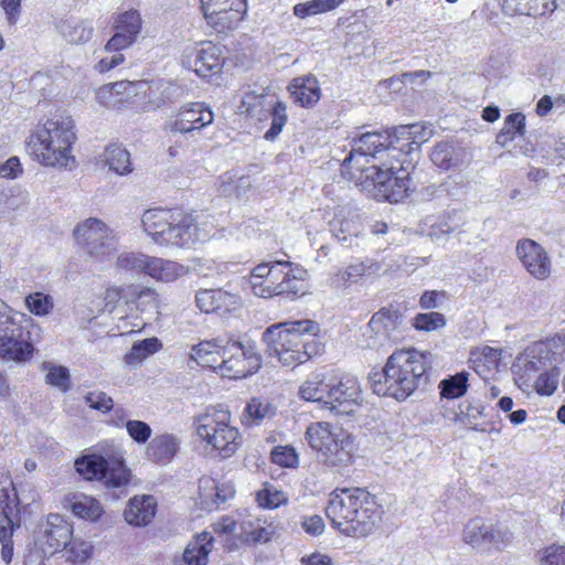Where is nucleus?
<instances>
[{"instance_id": "obj_34", "label": "nucleus", "mask_w": 565, "mask_h": 565, "mask_svg": "<svg viewBox=\"0 0 565 565\" xmlns=\"http://www.w3.org/2000/svg\"><path fill=\"white\" fill-rule=\"evenodd\" d=\"M275 102L274 96L268 94L247 92L241 99L238 110L241 114L262 120L267 116V111Z\"/></svg>"}, {"instance_id": "obj_13", "label": "nucleus", "mask_w": 565, "mask_h": 565, "mask_svg": "<svg viewBox=\"0 0 565 565\" xmlns=\"http://www.w3.org/2000/svg\"><path fill=\"white\" fill-rule=\"evenodd\" d=\"M307 270L291 262H277L274 271L264 278L266 298L273 296L300 297L307 292Z\"/></svg>"}, {"instance_id": "obj_6", "label": "nucleus", "mask_w": 565, "mask_h": 565, "mask_svg": "<svg viewBox=\"0 0 565 565\" xmlns=\"http://www.w3.org/2000/svg\"><path fill=\"white\" fill-rule=\"evenodd\" d=\"M74 128L71 116L54 114L28 137V153L44 167L72 169L75 164L72 153V146L76 140Z\"/></svg>"}, {"instance_id": "obj_31", "label": "nucleus", "mask_w": 565, "mask_h": 565, "mask_svg": "<svg viewBox=\"0 0 565 565\" xmlns=\"http://www.w3.org/2000/svg\"><path fill=\"white\" fill-rule=\"evenodd\" d=\"M226 341L220 338L201 341L196 345H192L190 358L203 367L217 369Z\"/></svg>"}, {"instance_id": "obj_42", "label": "nucleus", "mask_w": 565, "mask_h": 565, "mask_svg": "<svg viewBox=\"0 0 565 565\" xmlns=\"http://www.w3.org/2000/svg\"><path fill=\"white\" fill-rule=\"evenodd\" d=\"M469 375V372L461 371L441 380L439 383L440 396L448 399L463 396L468 390Z\"/></svg>"}, {"instance_id": "obj_7", "label": "nucleus", "mask_w": 565, "mask_h": 565, "mask_svg": "<svg viewBox=\"0 0 565 565\" xmlns=\"http://www.w3.org/2000/svg\"><path fill=\"white\" fill-rule=\"evenodd\" d=\"M143 231L158 245L191 247L202 241L192 214L180 209H150L141 217Z\"/></svg>"}, {"instance_id": "obj_5", "label": "nucleus", "mask_w": 565, "mask_h": 565, "mask_svg": "<svg viewBox=\"0 0 565 565\" xmlns=\"http://www.w3.org/2000/svg\"><path fill=\"white\" fill-rule=\"evenodd\" d=\"M427 355L430 353L414 349L394 351L382 371L370 374L369 380L373 392L379 396L405 401L417 390L426 374Z\"/></svg>"}, {"instance_id": "obj_64", "label": "nucleus", "mask_w": 565, "mask_h": 565, "mask_svg": "<svg viewBox=\"0 0 565 565\" xmlns=\"http://www.w3.org/2000/svg\"><path fill=\"white\" fill-rule=\"evenodd\" d=\"M546 348V355L550 353L558 355L562 360L565 359V334H556L550 338L546 342H541Z\"/></svg>"}, {"instance_id": "obj_35", "label": "nucleus", "mask_w": 565, "mask_h": 565, "mask_svg": "<svg viewBox=\"0 0 565 565\" xmlns=\"http://www.w3.org/2000/svg\"><path fill=\"white\" fill-rule=\"evenodd\" d=\"M185 273V268L169 259L150 256L146 275L159 281H173Z\"/></svg>"}, {"instance_id": "obj_1", "label": "nucleus", "mask_w": 565, "mask_h": 565, "mask_svg": "<svg viewBox=\"0 0 565 565\" xmlns=\"http://www.w3.org/2000/svg\"><path fill=\"white\" fill-rule=\"evenodd\" d=\"M380 132H365L353 140L341 173L355 182L372 181L376 195L391 203L409 196L414 190L411 160L402 159L403 149L387 142Z\"/></svg>"}, {"instance_id": "obj_36", "label": "nucleus", "mask_w": 565, "mask_h": 565, "mask_svg": "<svg viewBox=\"0 0 565 565\" xmlns=\"http://www.w3.org/2000/svg\"><path fill=\"white\" fill-rule=\"evenodd\" d=\"M134 43V38H109L105 45V52L111 54L110 56H104L96 65V68L100 72H107L116 67L124 62L125 56L120 51L130 47Z\"/></svg>"}, {"instance_id": "obj_26", "label": "nucleus", "mask_w": 565, "mask_h": 565, "mask_svg": "<svg viewBox=\"0 0 565 565\" xmlns=\"http://www.w3.org/2000/svg\"><path fill=\"white\" fill-rule=\"evenodd\" d=\"M32 319L25 313L14 311L0 299V340L19 337L29 332Z\"/></svg>"}, {"instance_id": "obj_37", "label": "nucleus", "mask_w": 565, "mask_h": 565, "mask_svg": "<svg viewBox=\"0 0 565 565\" xmlns=\"http://www.w3.org/2000/svg\"><path fill=\"white\" fill-rule=\"evenodd\" d=\"M430 159L438 168L449 170L460 166L463 161V156L461 150L457 149L452 143L441 141L434 147Z\"/></svg>"}, {"instance_id": "obj_24", "label": "nucleus", "mask_w": 565, "mask_h": 565, "mask_svg": "<svg viewBox=\"0 0 565 565\" xmlns=\"http://www.w3.org/2000/svg\"><path fill=\"white\" fill-rule=\"evenodd\" d=\"M223 61V50L212 41H204L194 58V72L201 77L211 76L221 71Z\"/></svg>"}, {"instance_id": "obj_58", "label": "nucleus", "mask_w": 565, "mask_h": 565, "mask_svg": "<svg viewBox=\"0 0 565 565\" xmlns=\"http://www.w3.org/2000/svg\"><path fill=\"white\" fill-rule=\"evenodd\" d=\"M270 456L274 463L282 467H296L298 465V455L294 448L288 446L275 447Z\"/></svg>"}, {"instance_id": "obj_49", "label": "nucleus", "mask_w": 565, "mask_h": 565, "mask_svg": "<svg viewBox=\"0 0 565 565\" xmlns=\"http://www.w3.org/2000/svg\"><path fill=\"white\" fill-rule=\"evenodd\" d=\"M149 259L150 256L148 255L135 252H126L118 256L116 266L120 269L146 274Z\"/></svg>"}, {"instance_id": "obj_28", "label": "nucleus", "mask_w": 565, "mask_h": 565, "mask_svg": "<svg viewBox=\"0 0 565 565\" xmlns=\"http://www.w3.org/2000/svg\"><path fill=\"white\" fill-rule=\"evenodd\" d=\"M333 236L342 243L352 244L363 231L360 216L341 210L329 223Z\"/></svg>"}, {"instance_id": "obj_32", "label": "nucleus", "mask_w": 565, "mask_h": 565, "mask_svg": "<svg viewBox=\"0 0 565 565\" xmlns=\"http://www.w3.org/2000/svg\"><path fill=\"white\" fill-rule=\"evenodd\" d=\"M213 541L209 532L198 534L188 543L179 565H207Z\"/></svg>"}, {"instance_id": "obj_60", "label": "nucleus", "mask_w": 565, "mask_h": 565, "mask_svg": "<svg viewBox=\"0 0 565 565\" xmlns=\"http://www.w3.org/2000/svg\"><path fill=\"white\" fill-rule=\"evenodd\" d=\"M126 428L129 436L139 444L146 443L151 436L150 426L142 420H127Z\"/></svg>"}, {"instance_id": "obj_18", "label": "nucleus", "mask_w": 565, "mask_h": 565, "mask_svg": "<svg viewBox=\"0 0 565 565\" xmlns=\"http://www.w3.org/2000/svg\"><path fill=\"white\" fill-rule=\"evenodd\" d=\"M213 111L202 103H189L169 118L166 129L169 132L191 134L213 122Z\"/></svg>"}, {"instance_id": "obj_17", "label": "nucleus", "mask_w": 565, "mask_h": 565, "mask_svg": "<svg viewBox=\"0 0 565 565\" xmlns=\"http://www.w3.org/2000/svg\"><path fill=\"white\" fill-rule=\"evenodd\" d=\"M362 401L360 384L354 376H343L334 385H328L324 408L337 415H348Z\"/></svg>"}, {"instance_id": "obj_62", "label": "nucleus", "mask_w": 565, "mask_h": 565, "mask_svg": "<svg viewBox=\"0 0 565 565\" xmlns=\"http://www.w3.org/2000/svg\"><path fill=\"white\" fill-rule=\"evenodd\" d=\"M541 565H565V546H550L544 551Z\"/></svg>"}, {"instance_id": "obj_9", "label": "nucleus", "mask_w": 565, "mask_h": 565, "mask_svg": "<svg viewBox=\"0 0 565 565\" xmlns=\"http://www.w3.org/2000/svg\"><path fill=\"white\" fill-rule=\"evenodd\" d=\"M306 439L327 466H344L351 460L353 445L350 436L339 428H332L329 423L310 424L306 430Z\"/></svg>"}, {"instance_id": "obj_12", "label": "nucleus", "mask_w": 565, "mask_h": 565, "mask_svg": "<svg viewBox=\"0 0 565 565\" xmlns=\"http://www.w3.org/2000/svg\"><path fill=\"white\" fill-rule=\"evenodd\" d=\"M404 316L393 307L375 312L369 321L363 338L369 348L381 349L403 339Z\"/></svg>"}, {"instance_id": "obj_59", "label": "nucleus", "mask_w": 565, "mask_h": 565, "mask_svg": "<svg viewBox=\"0 0 565 565\" xmlns=\"http://www.w3.org/2000/svg\"><path fill=\"white\" fill-rule=\"evenodd\" d=\"M46 383L65 392L70 386L68 370L64 366H51L46 374Z\"/></svg>"}, {"instance_id": "obj_20", "label": "nucleus", "mask_w": 565, "mask_h": 565, "mask_svg": "<svg viewBox=\"0 0 565 565\" xmlns=\"http://www.w3.org/2000/svg\"><path fill=\"white\" fill-rule=\"evenodd\" d=\"M550 358L546 355V348L535 343L519 354L512 364V372L519 386H527L537 373L544 371L548 365Z\"/></svg>"}, {"instance_id": "obj_63", "label": "nucleus", "mask_w": 565, "mask_h": 565, "mask_svg": "<svg viewBox=\"0 0 565 565\" xmlns=\"http://www.w3.org/2000/svg\"><path fill=\"white\" fill-rule=\"evenodd\" d=\"M412 146L415 145L418 149L423 143L427 142L434 135V129L430 124H414Z\"/></svg>"}, {"instance_id": "obj_11", "label": "nucleus", "mask_w": 565, "mask_h": 565, "mask_svg": "<svg viewBox=\"0 0 565 565\" xmlns=\"http://www.w3.org/2000/svg\"><path fill=\"white\" fill-rule=\"evenodd\" d=\"M73 235L90 257L102 259L116 250L115 232L99 218L89 217L78 223Z\"/></svg>"}, {"instance_id": "obj_22", "label": "nucleus", "mask_w": 565, "mask_h": 565, "mask_svg": "<svg viewBox=\"0 0 565 565\" xmlns=\"http://www.w3.org/2000/svg\"><path fill=\"white\" fill-rule=\"evenodd\" d=\"M198 308L205 313L226 315L241 308L242 301L237 294L223 289L200 290L195 297Z\"/></svg>"}, {"instance_id": "obj_44", "label": "nucleus", "mask_w": 565, "mask_h": 565, "mask_svg": "<svg viewBox=\"0 0 565 565\" xmlns=\"http://www.w3.org/2000/svg\"><path fill=\"white\" fill-rule=\"evenodd\" d=\"M160 348L161 343L157 338H147L138 341L134 343L130 351L125 355V363L130 366H136L150 354L159 351Z\"/></svg>"}, {"instance_id": "obj_51", "label": "nucleus", "mask_w": 565, "mask_h": 565, "mask_svg": "<svg viewBox=\"0 0 565 565\" xmlns=\"http://www.w3.org/2000/svg\"><path fill=\"white\" fill-rule=\"evenodd\" d=\"M24 301L30 312L40 317L50 315L54 308L53 298L41 291L28 295Z\"/></svg>"}, {"instance_id": "obj_61", "label": "nucleus", "mask_w": 565, "mask_h": 565, "mask_svg": "<svg viewBox=\"0 0 565 565\" xmlns=\"http://www.w3.org/2000/svg\"><path fill=\"white\" fill-rule=\"evenodd\" d=\"M276 533V527L273 524H260L257 525L247 533V539L254 543H267Z\"/></svg>"}, {"instance_id": "obj_15", "label": "nucleus", "mask_w": 565, "mask_h": 565, "mask_svg": "<svg viewBox=\"0 0 565 565\" xmlns=\"http://www.w3.org/2000/svg\"><path fill=\"white\" fill-rule=\"evenodd\" d=\"M204 18L217 33L233 31L246 12V0H201Z\"/></svg>"}, {"instance_id": "obj_45", "label": "nucleus", "mask_w": 565, "mask_h": 565, "mask_svg": "<svg viewBox=\"0 0 565 565\" xmlns=\"http://www.w3.org/2000/svg\"><path fill=\"white\" fill-rule=\"evenodd\" d=\"M114 35H139L142 28L141 15L137 10L119 13L114 20Z\"/></svg>"}, {"instance_id": "obj_50", "label": "nucleus", "mask_w": 565, "mask_h": 565, "mask_svg": "<svg viewBox=\"0 0 565 565\" xmlns=\"http://www.w3.org/2000/svg\"><path fill=\"white\" fill-rule=\"evenodd\" d=\"M286 109L287 108L284 103L276 100L267 111V114L271 115V125L270 128L265 132V139L273 141L281 132L288 119Z\"/></svg>"}, {"instance_id": "obj_25", "label": "nucleus", "mask_w": 565, "mask_h": 565, "mask_svg": "<svg viewBox=\"0 0 565 565\" xmlns=\"http://www.w3.org/2000/svg\"><path fill=\"white\" fill-rule=\"evenodd\" d=\"M381 265L377 262L365 259L359 263L350 264L339 269L331 278V285L334 288H349L359 282L365 275L379 273Z\"/></svg>"}, {"instance_id": "obj_57", "label": "nucleus", "mask_w": 565, "mask_h": 565, "mask_svg": "<svg viewBox=\"0 0 565 565\" xmlns=\"http://www.w3.org/2000/svg\"><path fill=\"white\" fill-rule=\"evenodd\" d=\"M67 559L72 563H84L89 558L93 546L89 542L74 540L67 545Z\"/></svg>"}, {"instance_id": "obj_54", "label": "nucleus", "mask_w": 565, "mask_h": 565, "mask_svg": "<svg viewBox=\"0 0 565 565\" xmlns=\"http://www.w3.org/2000/svg\"><path fill=\"white\" fill-rule=\"evenodd\" d=\"M559 372L552 369L548 372H542L534 379V387L541 395H552L558 385Z\"/></svg>"}, {"instance_id": "obj_29", "label": "nucleus", "mask_w": 565, "mask_h": 565, "mask_svg": "<svg viewBox=\"0 0 565 565\" xmlns=\"http://www.w3.org/2000/svg\"><path fill=\"white\" fill-rule=\"evenodd\" d=\"M157 501L152 495L134 497L124 512L129 524L143 526L156 515Z\"/></svg>"}, {"instance_id": "obj_21", "label": "nucleus", "mask_w": 565, "mask_h": 565, "mask_svg": "<svg viewBox=\"0 0 565 565\" xmlns=\"http://www.w3.org/2000/svg\"><path fill=\"white\" fill-rule=\"evenodd\" d=\"M73 534L72 525L60 514H50L41 526L40 543L44 554L53 555L67 547Z\"/></svg>"}, {"instance_id": "obj_41", "label": "nucleus", "mask_w": 565, "mask_h": 565, "mask_svg": "<svg viewBox=\"0 0 565 565\" xmlns=\"http://www.w3.org/2000/svg\"><path fill=\"white\" fill-rule=\"evenodd\" d=\"M276 415V407L260 398H252L244 412V420L247 425H260L265 419Z\"/></svg>"}, {"instance_id": "obj_33", "label": "nucleus", "mask_w": 565, "mask_h": 565, "mask_svg": "<svg viewBox=\"0 0 565 565\" xmlns=\"http://www.w3.org/2000/svg\"><path fill=\"white\" fill-rule=\"evenodd\" d=\"M288 89L295 102L302 107L315 105L321 97L318 81L311 75L295 78Z\"/></svg>"}, {"instance_id": "obj_16", "label": "nucleus", "mask_w": 565, "mask_h": 565, "mask_svg": "<svg viewBox=\"0 0 565 565\" xmlns=\"http://www.w3.org/2000/svg\"><path fill=\"white\" fill-rule=\"evenodd\" d=\"M12 497L15 499L17 494L11 477L6 470L0 469V544L1 558L7 564L11 562L13 556V533L15 527L20 526L13 522L7 511Z\"/></svg>"}, {"instance_id": "obj_53", "label": "nucleus", "mask_w": 565, "mask_h": 565, "mask_svg": "<svg viewBox=\"0 0 565 565\" xmlns=\"http://www.w3.org/2000/svg\"><path fill=\"white\" fill-rule=\"evenodd\" d=\"M413 326L422 331H436L446 326V318L443 313L430 311L428 313H418L414 318Z\"/></svg>"}, {"instance_id": "obj_52", "label": "nucleus", "mask_w": 565, "mask_h": 565, "mask_svg": "<svg viewBox=\"0 0 565 565\" xmlns=\"http://www.w3.org/2000/svg\"><path fill=\"white\" fill-rule=\"evenodd\" d=\"M414 124L412 125H402L394 129V135H383L385 137H388L390 139L387 142L392 143L396 148L403 149V156L402 159L408 160V153L413 150L412 147V137H413V130Z\"/></svg>"}, {"instance_id": "obj_38", "label": "nucleus", "mask_w": 565, "mask_h": 565, "mask_svg": "<svg viewBox=\"0 0 565 565\" xmlns=\"http://www.w3.org/2000/svg\"><path fill=\"white\" fill-rule=\"evenodd\" d=\"M66 503L71 511L81 519L97 520L103 512L102 505L96 499L83 493L73 494L66 499Z\"/></svg>"}, {"instance_id": "obj_19", "label": "nucleus", "mask_w": 565, "mask_h": 565, "mask_svg": "<svg viewBox=\"0 0 565 565\" xmlns=\"http://www.w3.org/2000/svg\"><path fill=\"white\" fill-rule=\"evenodd\" d=\"M515 253L526 271L539 280L550 277L552 263L547 252L533 239L522 238L516 243Z\"/></svg>"}, {"instance_id": "obj_56", "label": "nucleus", "mask_w": 565, "mask_h": 565, "mask_svg": "<svg viewBox=\"0 0 565 565\" xmlns=\"http://www.w3.org/2000/svg\"><path fill=\"white\" fill-rule=\"evenodd\" d=\"M85 403L96 411L108 413L114 407L113 398L102 391H93L85 395Z\"/></svg>"}, {"instance_id": "obj_3", "label": "nucleus", "mask_w": 565, "mask_h": 565, "mask_svg": "<svg viewBox=\"0 0 565 565\" xmlns=\"http://www.w3.org/2000/svg\"><path fill=\"white\" fill-rule=\"evenodd\" d=\"M319 330L313 320H287L266 328L262 339L282 365L295 367L322 351L323 345L316 338Z\"/></svg>"}, {"instance_id": "obj_43", "label": "nucleus", "mask_w": 565, "mask_h": 565, "mask_svg": "<svg viewBox=\"0 0 565 565\" xmlns=\"http://www.w3.org/2000/svg\"><path fill=\"white\" fill-rule=\"evenodd\" d=\"M344 0H308L297 3L292 11L299 19H306L320 13H326L337 9Z\"/></svg>"}, {"instance_id": "obj_10", "label": "nucleus", "mask_w": 565, "mask_h": 565, "mask_svg": "<svg viewBox=\"0 0 565 565\" xmlns=\"http://www.w3.org/2000/svg\"><path fill=\"white\" fill-rule=\"evenodd\" d=\"M75 468L85 479H105V482L113 487L125 486L130 480V471L117 450H110L105 455H85L75 461Z\"/></svg>"}, {"instance_id": "obj_55", "label": "nucleus", "mask_w": 565, "mask_h": 565, "mask_svg": "<svg viewBox=\"0 0 565 565\" xmlns=\"http://www.w3.org/2000/svg\"><path fill=\"white\" fill-rule=\"evenodd\" d=\"M122 302L125 305L136 303L138 300H141L143 297H149L150 300L156 301L157 294L153 289L148 287H142L139 285H127L120 287Z\"/></svg>"}, {"instance_id": "obj_30", "label": "nucleus", "mask_w": 565, "mask_h": 565, "mask_svg": "<svg viewBox=\"0 0 565 565\" xmlns=\"http://www.w3.org/2000/svg\"><path fill=\"white\" fill-rule=\"evenodd\" d=\"M180 439L173 434L158 435L147 446L148 458L160 465L169 463L177 455Z\"/></svg>"}, {"instance_id": "obj_14", "label": "nucleus", "mask_w": 565, "mask_h": 565, "mask_svg": "<svg viewBox=\"0 0 565 565\" xmlns=\"http://www.w3.org/2000/svg\"><path fill=\"white\" fill-rule=\"evenodd\" d=\"M222 353L217 369L222 376L228 379L246 377L260 365V359L250 344L227 340Z\"/></svg>"}, {"instance_id": "obj_2", "label": "nucleus", "mask_w": 565, "mask_h": 565, "mask_svg": "<svg viewBox=\"0 0 565 565\" xmlns=\"http://www.w3.org/2000/svg\"><path fill=\"white\" fill-rule=\"evenodd\" d=\"M326 514L340 533L358 539L369 536L382 520L381 505L364 488L332 491Z\"/></svg>"}, {"instance_id": "obj_8", "label": "nucleus", "mask_w": 565, "mask_h": 565, "mask_svg": "<svg viewBox=\"0 0 565 565\" xmlns=\"http://www.w3.org/2000/svg\"><path fill=\"white\" fill-rule=\"evenodd\" d=\"M231 420V413L221 406L209 407L193 417L198 438L223 459L234 456L243 444L242 434Z\"/></svg>"}, {"instance_id": "obj_39", "label": "nucleus", "mask_w": 565, "mask_h": 565, "mask_svg": "<svg viewBox=\"0 0 565 565\" xmlns=\"http://www.w3.org/2000/svg\"><path fill=\"white\" fill-rule=\"evenodd\" d=\"M103 161L117 174L125 175L132 171L130 153L119 145H109L103 153Z\"/></svg>"}, {"instance_id": "obj_46", "label": "nucleus", "mask_w": 565, "mask_h": 565, "mask_svg": "<svg viewBox=\"0 0 565 565\" xmlns=\"http://www.w3.org/2000/svg\"><path fill=\"white\" fill-rule=\"evenodd\" d=\"M256 502L264 509H277L288 502V495L271 483H264L256 492Z\"/></svg>"}, {"instance_id": "obj_48", "label": "nucleus", "mask_w": 565, "mask_h": 565, "mask_svg": "<svg viewBox=\"0 0 565 565\" xmlns=\"http://www.w3.org/2000/svg\"><path fill=\"white\" fill-rule=\"evenodd\" d=\"M525 126V117L521 113L510 114L504 120V127L497 137V141L505 145L514 139L516 134L522 135Z\"/></svg>"}, {"instance_id": "obj_27", "label": "nucleus", "mask_w": 565, "mask_h": 565, "mask_svg": "<svg viewBox=\"0 0 565 565\" xmlns=\"http://www.w3.org/2000/svg\"><path fill=\"white\" fill-rule=\"evenodd\" d=\"M34 345L31 341L30 331L19 337L0 340V359L13 361L15 363H25L33 356Z\"/></svg>"}, {"instance_id": "obj_4", "label": "nucleus", "mask_w": 565, "mask_h": 565, "mask_svg": "<svg viewBox=\"0 0 565 565\" xmlns=\"http://www.w3.org/2000/svg\"><path fill=\"white\" fill-rule=\"evenodd\" d=\"M427 355L430 353L414 349L394 351L382 371L370 374L369 380L373 392L379 396L405 401L417 390L426 374Z\"/></svg>"}, {"instance_id": "obj_47", "label": "nucleus", "mask_w": 565, "mask_h": 565, "mask_svg": "<svg viewBox=\"0 0 565 565\" xmlns=\"http://www.w3.org/2000/svg\"><path fill=\"white\" fill-rule=\"evenodd\" d=\"M483 413L484 406L481 403H468L465 408L460 407V412L456 413L454 420L469 429L486 431L487 428L477 423V420L483 416Z\"/></svg>"}, {"instance_id": "obj_40", "label": "nucleus", "mask_w": 565, "mask_h": 565, "mask_svg": "<svg viewBox=\"0 0 565 565\" xmlns=\"http://www.w3.org/2000/svg\"><path fill=\"white\" fill-rule=\"evenodd\" d=\"M328 385L324 383V375L322 373H312L300 385L299 395L305 401L322 403L324 408Z\"/></svg>"}, {"instance_id": "obj_23", "label": "nucleus", "mask_w": 565, "mask_h": 565, "mask_svg": "<svg viewBox=\"0 0 565 565\" xmlns=\"http://www.w3.org/2000/svg\"><path fill=\"white\" fill-rule=\"evenodd\" d=\"M499 537L500 533L495 530L493 524L480 518L468 521L461 533L463 543L480 552L489 550L492 543L497 542Z\"/></svg>"}]
</instances>
